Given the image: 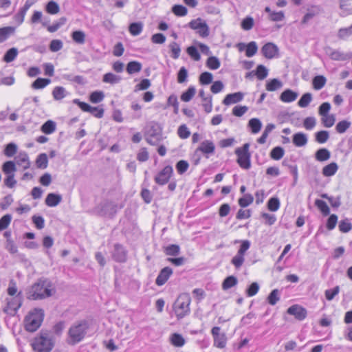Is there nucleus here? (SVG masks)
I'll return each mask as SVG.
<instances>
[{"mask_svg":"<svg viewBox=\"0 0 352 352\" xmlns=\"http://www.w3.org/2000/svg\"><path fill=\"white\" fill-rule=\"evenodd\" d=\"M213 76L208 72H204L199 76V82L201 85H206L212 82Z\"/></svg>","mask_w":352,"mask_h":352,"instance_id":"nucleus-57","label":"nucleus"},{"mask_svg":"<svg viewBox=\"0 0 352 352\" xmlns=\"http://www.w3.org/2000/svg\"><path fill=\"white\" fill-rule=\"evenodd\" d=\"M327 79L324 76H316L313 78L312 84L316 90L321 89L326 84Z\"/></svg>","mask_w":352,"mask_h":352,"instance_id":"nucleus-35","label":"nucleus"},{"mask_svg":"<svg viewBox=\"0 0 352 352\" xmlns=\"http://www.w3.org/2000/svg\"><path fill=\"white\" fill-rule=\"evenodd\" d=\"M215 146L210 140L203 141L200 146L196 149L195 155L198 152H201L204 154H213L214 153Z\"/></svg>","mask_w":352,"mask_h":352,"instance_id":"nucleus-16","label":"nucleus"},{"mask_svg":"<svg viewBox=\"0 0 352 352\" xmlns=\"http://www.w3.org/2000/svg\"><path fill=\"white\" fill-rule=\"evenodd\" d=\"M67 22V18L65 16L60 17L56 22L54 23L53 25L47 26V30L50 32H56L61 26L65 24Z\"/></svg>","mask_w":352,"mask_h":352,"instance_id":"nucleus-53","label":"nucleus"},{"mask_svg":"<svg viewBox=\"0 0 352 352\" xmlns=\"http://www.w3.org/2000/svg\"><path fill=\"white\" fill-rule=\"evenodd\" d=\"M172 12L177 16H184L187 14L188 10L182 5H175L172 7Z\"/></svg>","mask_w":352,"mask_h":352,"instance_id":"nucleus-58","label":"nucleus"},{"mask_svg":"<svg viewBox=\"0 0 352 352\" xmlns=\"http://www.w3.org/2000/svg\"><path fill=\"white\" fill-rule=\"evenodd\" d=\"M250 144L245 143L242 147L236 148L234 153L237 155V163L241 168L249 169L251 167V153L249 152Z\"/></svg>","mask_w":352,"mask_h":352,"instance_id":"nucleus-8","label":"nucleus"},{"mask_svg":"<svg viewBox=\"0 0 352 352\" xmlns=\"http://www.w3.org/2000/svg\"><path fill=\"white\" fill-rule=\"evenodd\" d=\"M248 126L250 129L252 133H258L262 126L261 120L258 118H252L249 120Z\"/></svg>","mask_w":352,"mask_h":352,"instance_id":"nucleus-29","label":"nucleus"},{"mask_svg":"<svg viewBox=\"0 0 352 352\" xmlns=\"http://www.w3.org/2000/svg\"><path fill=\"white\" fill-rule=\"evenodd\" d=\"M143 30V23L142 22H133L129 26V31L133 36L140 34Z\"/></svg>","mask_w":352,"mask_h":352,"instance_id":"nucleus-32","label":"nucleus"},{"mask_svg":"<svg viewBox=\"0 0 352 352\" xmlns=\"http://www.w3.org/2000/svg\"><path fill=\"white\" fill-rule=\"evenodd\" d=\"M186 52L195 61H199L201 59V55L196 46H189L186 49Z\"/></svg>","mask_w":352,"mask_h":352,"instance_id":"nucleus-59","label":"nucleus"},{"mask_svg":"<svg viewBox=\"0 0 352 352\" xmlns=\"http://www.w3.org/2000/svg\"><path fill=\"white\" fill-rule=\"evenodd\" d=\"M120 76L116 75L113 73H107L103 76L102 81L106 83H110L111 85L118 84L121 80Z\"/></svg>","mask_w":352,"mask_h":352,"instance_id":"nucleus-30","label":"nucleus"},{"mask_svg":"<svg viewBox=\"0 0 352 352\" xmlns=\"http://www.w3.org/2000/svg\"><path fill=\"white\" fill-rule=\"evenodd\" d=\"M267 207L270 211H277L280 208L279 199L277 197H271L267 203Z\"/></svg>","mask_w":352,"mask_h":352,"instance_id":"nucleus-42","label":"nucleus"},{"mask_svg":"<svg viewBox=\"0 0 352 352\" xmlns=\"http://www.w3.org/2000/svg\"><path fill=\"white\" fill-rule=\"evenodd\" d=\"M144 138L149 144H158L162 140V127L156 122H150L145 127Z\"/></svg>","mask_w":352,"mask_h":352,"instance_id":"nucleus-5","label":"nucleus"},{"mask_svg":"<svg viewBox=\"0 0 352 352\" xmlns=\"http://www.w3.org/2000/svg\"><path fill=\"white\" fill-rule=\"evenodd\" d=\"M196 93L194 86H190L188 89L181 95V100L184 102H189L192 100Z\"/></svg>","mask_w":352,"mask_h":352,"instance_id":"nucleus-40","label":"nucleus"},{"mask_svg":"<svg viewBox=\"0 0 352 352\" xmlns=\"http://www.w3.org/2000/svg\"><path fill=\"white\" fill-rule=\"evenodd\" d=\"M15 32V28L12 26H6L0 28V43H3L13 35Z\"/></svg>","mask_w":352,"mask_h":352,"instance_id":"nucleus-23","label":"nucleus"},{"mask_svg":"<svg viewBox=\"0 0 352 352\" xmlns=\"http://www.w3.org/2000/svg\"><path fill=\"white\" fill-rule=\"evenodd\" d=\"M93 211L100 217H113L117 212V205L111 201H104L96 206Z\"/></svg>","mask_w":352,"mask_h":352,"instance_id":"nucleus-9","label":"nucleus"},{"mask_svg":"<svg viewBox=\"0 0 352 352\" xmlns=\"http://www.w3.org/2000/svg\"><path fill=\"white\" fill-rule=\"evenodd\" d=\"M190 298L186 294L180 295L173 305V309L178 320L184 318L190 313Z\"/></svg>","mask_w":352,"mask_h":352,"instance_id":"nucleus-6","label":"nucleus"},{"mask_svg":"<svg viewBox=\"0 0 352 352\" xmlns=\"http://www.w3.org/2000/svg\"><path fill=\"white\" fill-rule=\"evenodd\" d=\"M315 205L320 210L323 216H327L330 214V209L324 201L316 199L315 201Z\"/></svg>","mask_w":352,"mask_h":352,"instance_id":"nucleus-36","label":"nucleus"},{"mask_svg":"<svg viewBox=\"0 0 352 352\" xmlns=\"http://www.w3.org/2000/svg\"><path fill=\"white\" fill-rule=\"evenodd\" d=\"M72 38L78 44H83L85 42V34L81 30L74 31L72 34Z\"/></svg>","mask_w":352,"mask_h":352,"instance_id":"nucleus-45","label":"nucleus"},{"mask_svg":"<svg viewBox=\"0 0 352 352\" xmlns=\"http://www.w3.org/2000/svg\"><path fill=\"white\" fill-rule=\"evenodd\" d=\"M62 201V196L59 194L51 192L45 198V204L49 207H55Z\"/></svg>","mask_w":352,"mask_h":352,"instance_id":"nucleus-18","label":"nucleus"},{"mask_svg":"<svg viewBox=\"0 0 352 352\" xmlns=\"http://www.w3.org/2000/svg\"><path fill=\"white\" fill-rule=\"evenodd\" d=\"M173 273V270L170 267H165L162 268L160 271V273L155 279V284L157 286H162L166 283Z\"/></svg>","mask_w":352,"mask_h":352,"instance_id":"nucleus-14","label":"nucleus"},{"mask_svg":"<svg viewBox=\"0 0 352 352\" xmlns=\"http://www.w3.org/2000/svg\"><path fill=\"white\" fill-rule=\"evenodd\" d=\"M280 292L278 289H273L267 298V302L271 305H275L280 298Z\"/></svg>","mask_w":352,"mask_h":352,"instance_id":"nucleus-31","label":"nucleus"},{"mask_svg":"<svg viewBox=\"0 0 352 352\" xmlns=\"http://www.w3.org/2000/svg\"><path fill=\"white\" fill-rule=\"evenodd\" d=\"M23 300L21 292H18L14 296L7 298L6 299V305L3 308V311L10 316H15L23 304Z\"/></svg>","mask_w":352,"mask_h":352,"instance_id":"nucleus-7","label":"nucleus"},{"mask_svg":"<svg viewBox=\"0 0 352 352\" xmlns=\"http://www.w3.org/2000/svg\"><path fill=\"white\" fill-rule=\"evenodd\" d=\"M176 169L179 175L184 174L188 168L189 164L187 161L182 160L176 164Z\"/></svg>","mask_w":352,"mask_h":352,"instance_id":"nucleus-64","label":"nucleus"},{"mask_svg":"<svg viewBox=\"0 0 352 352\" xmlns=\"http://www.w3.org/2000/svg\"><path fill=\"white\" fill-rule=\"evenodd\" d=\"M253 201H254V197L250 193L245 194L242 197L239 198L238 200L239 205L241 208H245V207L248 206Z\"/></svg>","mask_w":352,"mask_h":352,"instance_id":"nucleus-43","label":"nucleus"},{"mask_svg":"<svg viewBox=\"0 0 352 352\" xmlns=\"http://www.w3.org/2000/svg\"><path fill=\"white\" fill-rule=\"evenodd\" d=\"M171 343L175 346L181 347L184 345L185 340L182 335L175 333L171 336Z\"/></svg>","mask_w":352,"mask_h":352,"instance_id":"nucleus-56","label":"nucleus"},{"mask_svg":"<svg viewBox=\"0 0 352 352\" xmlns=\"http://www.w3.org/2000/svg\"><path fill=\"white\" fill-rule=\"evenodd\" d=\"M352 55L351 54H345L340 50H332L329 54L331 60L337 61H345L351 59Z\"/></svg>","mask_w":352,"mask_h":352,"instance_id":"nucleus-22","label":"nucleus"},{"mask_svg":"<svg viewBox=\"0 0 352 352\" xmlns=\"http://www.w3.org/2000/svg\"><path fill=\"white\" fill-rule=\"evenodd\" d=\"M52 283L47 279L40 278L33 284L27 294V298L31 300L44 299L52 296Z\"/></svg>","mask_w":352,"mask_h":352,"instance_id":"nucleus-2","label":"nucleus"},{"mask_svg":"<svg viewBox=\"0 0 352 352\" xmlns=\"http://www.w3.org/2000/svg\"><path fill=\"white\" fill-rule=\"evenodd\" d=\"M18 55V50L15 47L9 49L4 54L3 60L6 63L13 61Z\"/></svg>","mask_w":352,"mask_h":352,"instance_id":"nucleus-37","label":"nucleus"},{"mask_svg":"<svg viewBox=\"0 0 352 352\" xmlns=\"http://www.w3.org/2000/svg\"><path fill=\"white\" fill-rule=\"evenodd\" d=\"M221 328L214 327L211 330V333L214 339V346L219 349H223L226 346L227 338L224 333H220Z\"/></svg>","mask_w":352,"mask_h":352,"instance_id":"nucleus-11","label":"nucleus"},{"mask_svg":"<svg viewBox=\"0 0 352 352\" xmlns=\"http://www.w3.org/2000/svg\"><path fill=\"white\" fill-rule=\"evenodd\" d=\"M351 125L350 121L344 120L337 123L336 130L338 133H344L350 128Z\"/></svg>","mask_w":352,"mask_h":352,"instance_id":"nucleus-44","label":"nucleus"},{"mask_svg":"<svg viewBox=\"0 0 352 352\" xmlns=\"http://www.w3.org/2000/svg\"><path fill=\"white\" fill-rule=\"evenodd\" d=\"M67 91L63 87H55L52 91V96L55 100H60L67 95Z\"/></svg>","mask_w":352,"mask_h":352,"instance_id":"nucleus-28","label":"nucleus"},{"mask_svg":"<svg viewBox=\"0 0 352 352\" xmlns=\"http://www.w3.org/2000/svg\"><path fill=\"white\" fill-rule=\"evenodd\" d=\"M278 47L272 43H267L261 48L262 54L268 59L274 58L276 54L278 53Z\"/></svg>","mask_w":352,"mask_h":352,"instance_id":"nucleus-15","label":"nucleus"},{"mask_svg":"<svg viewBox=\"0 0 352 352\" xmlns=\"http://www.w3.org/2000/svg\"><path fill=\"white\" fill-rule=\"evenodd\" d=\"M298 96V93L290 89H287L281 93L280 100L284 102H292L296 100Z\"/></svg>","mask_w":352,"mask_h":352,"instance_id":"nucleus-20","label":"nucleus"},{"mask_svg":"<svg viewBox=\"0 0 352 352\" xmlns=\"http://www.w3.org/2000/svg\"><path fill=\"white\" fill-rule=\"evenodd\" d=\"M53 337L49 336L47 331L43 330L34 338L32 346L36 352H51L54 346Z\"/></svg>","mask_w":352,"mask_h":352,"instance_id":"nucleus-4","label":"nucleus"},{"mask_svg":"<svg viewBox=\"0 0 352 352\" xmlns=\"http://www.w3.org/2000/svg\"><path fill=\"white\" fill-rule=\"evenodd\" d=\"M243 94L241 92H235L233 94H229L226 96L223 100V104L225 105H230L231 104L237 103L241 102L243 98Z\"/></svg>","mask_w":352,"mask_h":352,"instance_id":"nucleus-17","label":"nucleus"},{"mask_svg":"<svg viewBox=\"0 0 352 352\" xmlns=\"http://www.w3.org/2000/svg\"><path fill=\"white\" fill-rule=\"evenodd\" d=\"M338 170V166L336 162H331L322 168V175L324 177H331L334 175Z\"/></svg>","mask_w":352,"mask_h":352,"instance_id":"nucleus-25","label":"nucleus"},{"mask_svg":"<svg viewBox=\"0 0 352 352\" xmlns=\"http://www.w3.org/2000/svg\"><path fill=\"white\" fill-rule=\"evenodd\" d=\"M89 327L90 322L85 319L79 320L72 323L67 332V344L75 345L82 341L86 337Z\"/></svg>","mask_w":352,"mask_h":352,"instance_id":"nucleus-1","label":"nucleus"},{"mask_svg":"<svg viewBox=\"0 0 352 352\" xmlns=\"http://www.w3.org/2000/svg\"><path fill=\"white\" fill-rule=\"evenodd\" d=\"M164 253L168 256H177L180 253L178 245L171 244L164 248Z\"/></svg>","mask_w":352,"mask_h":352,"instance_id":"nucleus-47","label":"nucleus"},{"mask_svg":"<svg viewBox=\"0 0 352 352\" xmlns=\"http://www.w3.org/2000/svg\"><path fill=\"white\" fill-rule=\"evenodd\" d=\"M221 65L219 58L216 56H210L206 61V66L210 69H217Z\"/></svg>","mask_w":352,"mask_h":352,"instance_id":"nucleus-54","label":"nucleus"},{"mask_svg":"<svg viewBox=\"0 0 352 352\" xmlns=\"http://www.w3.org/2000/svg\"><path fill=\"white\" fill-rule=\"evenodd\" d=\"M339 8L344 15L352 14V0H339Z\"/></svg>","mask_w":352,"mask_h":352,"instance_id":"nucleus-27","label":"nucleus"},{"mask_svg":"<svg viewBox=\"0 0 352 352\" xmlns=\"http://www.w3.org/2000/svg\"><path fill=\"white\" fill-rule=\"evenodd\" d=\"M56 128V122L49 120L41 126V131L45 134H51L55 131Z\"/></svg>","mask_w":352,"mask_h":352,"instance_id":"nucleus-33","label":"nucleus"},{"mask_svg":"<svg viewBox=\"0 0 352 352\" xmlns=\"http://www.w3.org/2000/svg\"><path fill=\"white\" fill-rule=\"evenodd\" d=\"M173 167L170 165L166 166L155 176L154 180L158 185H165L168 183L170 177L173 175Z\"/></svg>","mask_w":352,"mask_h":352,"instance_id":"nucleus-10","label":"nucleus"},{"mask_svg":"<svg viewBox=\"0 0 352 352\" xmlns=\"http://www.w3.org/2000/svg\"><path fill=\"white\" fill-rule=\"evenodd\" d=\"M321 121H322V123L324 125V126L329 128V127H331L334 124L335 121H336V118H335V116L333 114H331V115L328 114L327 116H322Z\"/></svg>","mask_w":352,"mask_h":352,"instance_id":"nucleus-63","label":"nucleus"},{"mask_svg":"<svg viewBox=\"0 0 352 352\" xmlns=\"http://www.w3.org/2000/svg\"><path fill=\"white\" fill-rule=\"evenodd\" d=\"M285 154V150L281 146H276L272 149L270 157L274 160H280Z\"/></svg>","mask_w":352,"mask_h":352,"instance_id":"nucleus-46","label":"nucleus"},{"mask_svg":"<svg viewBox=\"0 0 352 352\" xmlns=\"http://www.w3.org/2000/svg\"><path fill=\"white\" fill-rule=\"evenodd\" d=\"M51 82L49 78H38L32 84V87L34 89H43L48 85Z\"/></svg>","mask_w":352,"mask_h":352,"instance_id":"nucleus-41","label":"nucleus"},{"mask_svg":"<svg viewBox=\"0 0 352 352\" xmlns=\"http://www.w3.org/2000/svg\"><path fill=\"white\" fill-rule=\"evenodd\" d=\"M45 312L41 308H34L25 316L23 323L25 329L28 332H35L42 324Z\"/></svg>","mask_w":352,"mask_h":352,"instance_id":"nucleus-3","label":"nucleus"},{"mask_svg":"<svg viewBox=\"0 0 352 352\" xmlns=\"http://www.w3.org/2000/svg\"><path fill=\"white\" fill-rule=\"evenodd\" d=\"M142 68V65L141 63L132 60L127 63L126 70L129 74H133L135 73H138L141 71Z\"/></svg>","mask_w":352,"mask_h":352,"instance_id":"nucleus-26","label":"nucleus"},{"mask_svg":"<svg viewBox=\"0 0 352 352\" xmlns=\"http://www.w3.org/2000/svg\"><path fill=\"white\" fill-rule=\"evenodd\" d=\"M168 47L171 52V57L173 59H177L181 52L179 45L177 43L173 41L169 44Z\"/></svg>","mask_w":352,"mask_h":352,"instance_id":"nucleus-48","label":"nucleus"},{"mask_svg":"<svg viewBox=\"0 0 352 352\" xmlns=\"http://www.w3.org/2000/svg\"><path fill=\"white\" fill-rule=\"evenodd\" d=\"M308 141L306 134L298 132L293 135L292 142L293 144L298 147H302L307 144Z\"/></svg>","mask_w":352,"mask_h":352,"instance_id":"nucleus-21","label":"nucleus"},{"mask_svg":"<svg viewBox=\"0 0 352 352\" xmlns=\"http://www.w3.org/2000/svg\"><path fill=\"white\" fill-rule=\"evenodd\" d=\"M338 228L340 232L347 233L352 229V224L348 219H346L340 221Z\"/></svg>","mask_w":352,"mask_h":352,"instance_id":"nucleus-60","label":"nucleus"},{"mask_svg":"<svg viewBox=\"0 0 352 352\" xmlns=\"http://www.w3.org/2000/svg\"><path fill=\"white\" fill-rule=\"evenodd\" d=\"M45 10L48 14H56L59 12L60 7L56 2L51 1L46 4Z\"/></svg>","mask_w":352,"mask_h":352,"instance_id":"nucleus-49","label":"nucleus"},{"mask_svg":"<svg viewBox=\"0 0 352 352\" xmlns=\"http://www.w3.org/2000/svg\"><path fill=\"white\" fill-rule=\"evenodd\" d=\"M312 100V94L311 93L304 94L298 102L299 107L302 108L307 107Z\"/></svg>","mask_w":352,"mask_h":352,"instance_id":"nucleus-52","label":"nucleus"},{"mask_svg":"<svg viewBox=\"0 0 352 352\" xmlns=\"http://www.w3.org/2000/svg\"><path fill=\"white\" fill-rule=\"evenodd\" d=\"M254 74L259 80L265 79L268 75V69L263 65H258Z\"/></svg>","mask_w":352,"mask_h":352,"instance_id":"nucleus-51","label":"nucleus"},{"mask_svg":"<svg viewBox=\"0 0 352 352\" xmlns=\"http://www.w3.org/2000/svg\"><path fill=\"white\" fill-rule=\"evenodd\" d=\"M331 157L330 151L326 148H321L315 153V159L318 162H324Z\"/></svg>","mask_w":352,"mask_h":352,"instance_id":"nucleus-24","label":"nucleus"},{"mask_svg":"<svg viewBox=\"0 0 352 352\" xmlns=\"http://www.w3.org/2000/svg\"><path fill=\"white\" fill-rule=\"evenodd\" d=\"M329 138V133L327 131H320L315 133V140L319 144L325 143Z\"/></svg>","mask_w":352,"mask_h":352,"instance_id":"nucleus-50","label":"nucleus"},{"mask_svg":"<svg viewBox=\"0 0 352 352\" xmlns=\"http://www.w3.org/2000/svg\"><path fill=\"white\" fill-rule=\"evenodd\" d=\"M287 312L288 314L294 316L298 320H303L307 315L306 309L298 305H294L289 307Z\"/></svg>","mask_w":352,"mask_h":352,"instance_id":"nucleus-13","label":"nucleus"},{"mask_svg":"<svg viewBox=\"0 0 352 352\" xmlns=\"http://www.w3.org/2000/svg\"><path fill=\"white\" fill-rule=\"evenodd\" d=\"M48 160L46 153H41L38 155L36 160V167L41 169H45L47 167Z\"/></svg>","mask_w":352,"mask_h":352,"instance_id":"nucleus-39","label":"nucleus"},{"mask_svg":"<svg viewBox=\"0 0 352 352\" xmlns=\"http://www.w3.org/2000/svg\"><path fill=\"white\" fill-rule=\"evenodd\" d=\"M2 170L7 175L14 174V172L16 170L15 163L12 161L6 162L3 164Z\"/></svg>","mask_w":352,"mask_h":352,"instance_id":"nucleus-55","label":"nucleus"},{"mask_svg":"<svg viewBox=\"0 0 352 352\" xmlns=\"http://www.w3.org/2000/svg\"><path fill=\"white\" fill-rule=\"evenodd\" d=\"M258 47L255 41H251L247 44L245 55L248 57L253 56L257 52Z\"/></svg>","mask_w":352,"mask_h":352,"instance_id":"nucleus-61","label":"nucleus"},{"mask_svg":"<svg viewBox=\"0 0 352 352\" xmlns=\"http://www.w3.org/2000/svg\"><path fill=\"white\" fill-rule=\"evenodd\" d=\"M283 86L282 82L278 78H273L266 84V89L269 91H274Z\"/></svg>","mask_w":352,"mask_h":352,"instance_id":"nucleus-38","label":"nucleus"},{"mask_svg":"<svg viewBox=\"0 0 352 352\" xmlns=\"http://www.w3.org/2000/svg\"><path fill=\"white\" fill-rule=\"evenodd\" d=\"M16 163L23 167V169L30 168V162L29 157L25 152H20L15 157Z\"/></svg>","mask_w":352,"mask_h":352,"instance_id":"nucleus-19","label":"nucleus"},{"mask_svg":"<svg viewBox=\"0 0 352 352\" xmlns=\"http://www.w3.org/2000/svg\"><path fill=\"white\" fill-rule=\"evenodd\" d=\"M238 283L237 278L234 276H229L226 277L222 283V289L228 290L230 288L235 286Z\"/></svg>","mask_w":352,"mask_h":352,"instance_id":"nucleus-34","label":"nucleus"},{"mask_svg":"<svg viewBox=\"0 0 352 352\" xmlns=\"http://www.w3.org/2000/svg\"><path fill=\"white\" fill-rule=\"evenodd\" d=\"M104 93L101 91H95L89 96V100L92 103H98L104 99Z\"/></svg>","mask_w":352,"mask_h":352,"instance_id":"nucleus-62","label":"nucleus"},{"mask_svg":"<svg viewBox=\"0 0 352 352\" xmlns=\"http://www.w3.org/2000/svg\"><path fill=\"white\" fill-rule=\"evenodd\" d=\"M127 252L122 245L116 243L114 245L111 252L113 259L118 263H124L126 261Z\"/></svg>","mask_w":352,"mask_h":352,"instance_id":"nucleus-12","label":"nucleus"}]
</instances>
